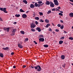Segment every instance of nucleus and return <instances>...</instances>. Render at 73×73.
<instances>
[{"mask_svg": "<svg viewBox=\"0 0 73 73\" xmlns=\"http://www.w3.org/2000/svg\"><path fill=\"white\" fill-rule=\"evenodd\" d=\"M35 69H37L36 70L38 72H40L42 70V68L40 66L38 65L36 66H34Z\"/></svg>", "mask_w": 73, "mask_h": 73, "instance_id": "obj_1", "label": "nucleus"}, {"mask_svg": "<svg viewBox=\"0 0 73 73\" xmlns=\"http://www.w3.org/2000/svg\"><path fill=\"white\" fill-rule=\"evenodd\" d=\"M6 9H7V8H4L3 9V8H0V10H1V11H3L5 13H8V12L7 11H6Z\"/></svg>", "mask_w": 73, "mask_h": 73, "instance_id": "obj_2", "label": "nucleus"}, {"mask_svg": "<svg viewBox=\"0 0 73 73\" xmlns=\"http://www.w3.org/2000/svg\"><path fill=\"white\" fill-rule=\"evenodd\" d=\"M31 28H34L35 27H36V25L35 24L32 23L31 24Z\"/></svg>", "mask_w": 73, "mask_h": 73, "instance_id": "obj_3", "label": "nucleus"}, {"mask_svg": "<svg viewBox=\"0 0 73 73\" xmlns=\"http://www.w3.org/2000/svg\"><path fill=\"white\" fill-rule=\"evenodd\" d=\"M54 2L55 5H58V2L57 0H54Z\"/></svg>", "mask_w": 73, "mask_h": 73, "instance_id": "obj_4", "label": "nucleus"}, {"mask_svg": "<svg viewBox=\"0 0 73 73\" xmlns=\"http://www.w3.org/2000/svg\"><path fill=\"white\" fill-rule=\"evenodd\" d=\"M50 7H52V8H53L54 7V4H53V3L51 1H50Z\"/></svg>", "mask_w": 73, "mask_h": 73, "instance_id": "obj_5", "label": "nucleus"}, {"mask_svg": "<svg viewBox=\"0 0 73 73\" xmlns=\"http://www.w3.org/2000/svg\"><path fill=\"white\" fill-rule=\"evenodd\" d=\"M18 46L19 48H23V46L22 44H18Z\"/></svg>", "mask_w": 73, "mask_h": 73, "instance_id": "obj_6", "label": "nucleus"}, {"mask_svg": "<svg viewBox=\"0 0 73 73\" xmlns=\"http://www.w3.org/2000/svg\"><path fill=\"white\" fill-rule=\"evenodd\" d=\"M39 42H44V38H39Z\"/></svg>", "mask_w": 73, "mask_h": 73, "instance_id": "obj_7", "label": "nucleus"}, {"mask_svg": "<svg viewBox=\"0 0 73 73\" xmlns=\"http://www.w3.org/2000/svg\"><path fill=\"white\" fill-rule=\"evenodd\" d=\"M22 17L23 19H25L27 17V15L25 14H23L22 15Z\"/></svg>", "mask_w": 73, "mask_h": 73, "instance_id": "obj_8", "label": "nucleus"}, {"mask_svg": "<svg viewBox=\"0 0 73 73\" xmlns=\"http://www.w3.org/2000/svg\"><path fill=\"white\" fill-rule=\"evenodd\" d=\"M16 31V29H13L12 31V33H13V35H15V32Z\"/></svg>", "mask_w": 73, "mask_h": 73, "instance_id": "obj_9", "label": "nucleus"}, {"mask_svg": "<svg viewBox=\"0 0 73 73\" xmlns=\"http://www.w3.org/2000/svg\"><path fill=\"white\" fill-rule=\"evenodd\" d=\"M50 2L49 1H47L46 0V2L45 3V4L46 5H50Z\"/></svg>", "mask_w": 73, "mask_h": 73, "instance_id": "obj_10", "label": "nucleus"}, {"mask_svg": "<svg viewBox=\"0 0 73 73\" xmlns=\"http://www.w3.org/2000/svg\"><path fill=\"white\" fill-rule=\"evenodd\" d=\"M36 30L38 31V32H41V29L40 27H37L36 29Z\"/></svg>", "mask_w": 73, "mask_h": 73, "instance_id": "obj_11", "label": "nucleus"}, {"mask_svg": "<svg viewBox=\"0 0 73 73\" xmlns=\"http://www.w3.org/2000/svg\"><path fill=\"white\" fill-rule=\"evenodd\" d=\"M3 50H8V49H9V47H6L5 48H3Z\"/></svg>", "mask_w": 73, "mask_h": 73, "instance_id": "obj_12", "label": "nucleus"}, {"mask_svg": "<svg viewBox=\"0 0 73 73\" xmlns=\"http://www.w3.org/2000/svg\"><path fill=\"white\" fill-rule=\"evenodd\" d=\"M30 8H35V5L33 4H31L30 5Z\"/></svg>", "mask_w": 73, "mask_h": 73, "instance_id": "obj_13", "label": "nucleus"}, {"mask_svg": "<svg viewBox=\"0 0 73 73\" xmlns=\"http://www.w3.org/2000/svg\"><path fill=\"white\" fill-rule=\"evenodd\" d=\"M61 58L62 60H64L65 59V56L64 55H62L61 56Z\"/></svg>", "mask_w": 73, "mask_h": 73, "instance_id": "obj_14", "label": "nucleus"}, {"mask_svg": "<svg viewBox=\"0 0 73 73\" xmlns=\"http://www.w3.org/2000/svg\"><path fill=\"white\" fill-rule=\"evenodd\" d=\"M69 16L71 17H73V13H70L69 14Z\"/></svg>", "mask_w": 73, "mask_h": 73, "instance_id": "obj_15", "label": "nucleus"}, {"mask_svg": "<svg viewBox=\"0 0 73 73\" xmlns=\"http://www.w3.org/2000/svg\"><path fill=\"white\" fill-rule=\"evenodd\" d=\"M63 42H64L62 40H60L59 41V44H62Z\"/></svg>", "mask_w": 73, "mask_h": 73, "instance_id": "obj_16", "label": "nucleus"}, {"mask_svg": "<svg viewBox=\"0 0 73 73\" xmlns=\"http://www.w3.org/2000/svg\"><path fill=\"white\" fill-rule=\"evenodd\" d=\"M20 33H21V34H22L23 35H24L25 34L24 31H20Z\"/></svg>", "mask_w": 73, "mask_h": 73, "instance_id": "obj_17", "label": "nucleus"}, {"mask_svg": "<svg viewBox=\"0 0 73 73\" xmlns=\"http://www.w3.org/2000/svg\"><path fill=\"white\" fill-rule=\"evenodd\" d=\"M29 40V39L28 38H26L25 39V40H24V42H26V41H28Z\"/></svg>", "mask_w": 73, "mask_h": 73, "instance_id": "obj_18", "label": "nucleus"}, {"mask_svg": "<svg viewBox=\"0 0 73 73\" xmlns=\"http://www.w3.org/2000/svg\"><path fill=\"white\" fill-rule=\"evenodd\" d=\"M9 31V27H7L6 28V31L8 32Z\"/></svg>", "mask_w": 73, "mask_h": 73, "instance_id": "obj_19", "label": "nucleus"}, {"mask_svg": "<svg viewBox=\"0 0 73 73\" xmlns=\"http://www.w3.org/2000/svg\"><path fill=\"white\" fill-rule=\"evenodd\" d=\"M43 46L45 48H48V47L49 46L47 44H45Z\"/></svg>", "mask_w": 73, "mask_h": 73, "instance_id": "obj_20", "label": "nucleus"}, {"mask_svg": "<svg viewBox=\"0 0 73 73\" xmlns=\"http://www.w3.org/2000/svg\"><path fill=\"white\" fill-rule=\"evenodd\" d=\"M39 37L40 38H43L44 37V36L42 35H40L39 36Z\"/></svg>", "mask_w": 73, "mask_h": 73, "instance_id": "obj_21", "label": "nucleus"}, {"mask_svg": "<svg viewBox=\"0 0 73 73\" xmlns=\"http://www.w3.org/2000/svg\"><path fill=\"white\" fill-rule=\"evenodd\" d=\"M23 2L24 3L26 4H27V3H28V2H27V1L26 0L23 1Z\"/></svg>", "mask_w": 73, "mask_h": 73, "instance_id": "obj_22", "label": "nucleus"}, {"mask_svg": "<svg viewBox=\"0 0 73 73\" xmlns=\"http://www.w3.org/2000/svg\"><path fill=\"white\" fill-rule=\"evenodd\" d=\"M15 16H16V17H20V15L19 14H16L15 15Z\"/></svg>", "mask_w": 73, "mask_h": 73, "instance_id": "obj_23", "label": "nucleus"}, {"mask_svg": "<svg viewBox=\"0 0 73 73\" xmlns=\"http://www.w3.org/2000/svg\"><path fill=\"white\" fill-rule=\"evenodd\" d=\"M0 56L1 57H4V56L3 55V54L2 53V54H0Z\"/></svg>", "mask_w": 73, "mask_h": 73, "instance_id": "obj_24", "label": "nucleus"}, {"mask_svg": "<svg viewBox=\"0 0 73 73\" xmlns=\"http://www.w3.org/2000/svg\"><path fill=\"white\" fill-rule=\"evenodd\" d=\"M42 2L41 1H39L38 2V4H42Z\"/></svg>", "mask_w": 73, "mask_h": 73, "instance_id": "obj_25", "label": "nucleus"}, {"mask_svg": "<svg viewBox=\"0 0 73 73\" xmlns=\"http://www.w3.org/2000/svg\"><path fill=\"white\" fill-rule=\"evenodd\" d=\"M35 5L36 7H37V6H38V4H37V3H35Z\"/></svg>", "mask_w": 73, "mask_h": 73, "instance_id": "obj_26", "label": "nucleus"}, {"mask_svg": "<svg viewBox=\"0 0 73 73\" xmlns=\"http://www.w3.org/2000/svg\"><path fill=\"white\" fill-rule=\"evenodd\" d=\"M20 12H25V11L24 10H22V9H20Z\"/></svg>", "mask_w": 73, "mask_h": 73, "instance_id": "obj_27", "label": "nucleus"}, {"mask_svg": "<svg viewBox=\"0 0 73 73\" xmlns=\"http://www.w3.org/2000/svg\"><path fill=\"white\" fill-rule=\"evenodd\" d=\"M45 22H46V23H48V22H49V21H48V20L47 19H46L45 21Z\"/></svg>", "mask_w": 73, "mask_h": 73, "instance_id": "obj_28", "label": "nucleus"}, {"mask_svg": "<svg viewBox=\"0 0 73 73\" xmlns=\"http://www.w3.org/2000/svg\"><path fill=\"white\" fill-rule=\"evenodd\" d=\"M35 19H36V20H39V17H36L35 18Z\"/></svg>", "mask_w": 73, "mask_h": 73, "instance_id": "obj_29", "label": "nucleus"}, {"mask_svg": "<svg viewBox=\"0 0 73 73\" xmlns=\"http://www.w3.org/2000/svg\"><path fill=\"white\" fill-rule=\"evenodd\" d=\"M39 14L40 16H43V13H42L39 12Z\"/></svg>", "mask_w": 73, "mask_h": 73, "instance_id": "obj_30", "label": "nucleus"}, {"mask_svg": "<svg viewBox=\"0 0 73 73\" xmlns=\"http://www.w3.org/2000/svg\"><path fill=\"white\" fill-rule=\"evenodd\" d=\"M69 40H73V38L72 37H69Z\"/></svg>", "mask_w": 73, "mask_h": 73, "instance_id": "obj_31", "label": "nucleus"}, {"mask_svg": "<svg viewBox=\"0 0 73 73\" xmlns=\"http://www.w3.org/2000/svg\"><path fill=\"white\" fill-rule=\"evenodd\" d=\"M64 38H65V37L64 36H62L60 38V39L61 40L64 39Z\"/></svg>", "mask_w": 73, "mask_h": 73, "instance_id": "obj_32", "label": "nucleus"}, {"mask_svg": "<svg viewBox=\"0 0 73 73\" xmlns=\"http://www.w3.org/2000/svg\"><path fill=\"white\" fill-rule=\"evenodd\" d=\"M64 25H62L61 27L60 26V28L62 29L64 28Z\"/></svg>", "mask_w": 73, "mask_h": 73, "instance_id": "obj_33", "label": "nucleus"}, {"mask_svg": "<svg viewBox=\"0 0 73 73\" xmlns=\"http://www.w3.org/2000/svg\"><path fill=\"white\" fill-rule=\"evenodd\" d=\"M51 13V11L50 10L47 12V14H49V13Z\"/></svg>", "mask_w": 73, "mask_h": 73, "instance_id": "obj_34", "label": "nucleus"}, {"mask_svg": "<svg viewBox=\"0 0 73 73\" xmlns=\"http://www.w3.org/2000/svg\"><path fill=\"white\" fill-rule=\"evenodd\" d=\"M35 24H36V25H37V24H38L39 23L37 21H36L35 22Z\"/></svg>", "mask_w": 73, "mask_h": 73, "instance_id": "obj_35", "label": "nucleus"}, {"mask_svg": "<svg viewBox=\"0 0 73 73\" xmlns=\"http://www.w3.org/2000/svg\"><path fill=\"white\" fill-rule=\"evenodd\" d=\"M59 15H60V16H63V15L61 13H59Z\"/></svg>", "mask_w": 73, "mask_h": 73, "instance_id": "obj_36", "label": "nucleus"}, {"mask_svg": "<svg viewBox=\"0 0 73 73\" xmlns=\"http://www.w3.org/2000/svg\"><path fill=\"white\" fill-rule=\"evenodd\" d=\"M38 7H40L41 5H42L41 4H38Z\"/></svg>", "mask_w": 73, "mask_h": 73, "instance_id": "obj_37", "label": "nucleus"}, {"mask_svg": "<svg viewBox=\"0 0 73 73\" xmlns=\"http://www.w3.org/2000/svg\"><path fill=\"white\" fill-rule=\"evenodd\" d=\"M40 22H41V23H43V22H44V21L42 20V19H40Z\"/></svg>", "mask_w": 73, "mask_h": 73, "instance_id": "obj_38", "label": "nucleus"}, {"mask_svg": "<svg viewBox=\"0 0 73 73\" xmlns=\"http://www.w3.org/2000/svg\"><path fill=\"white\" fill-rule=\"evenodd\" d=\"M57 26L58 27H60L61 25H60V24H59L57 25Z\"/></svg>", "mask_w": 73, "mask_h": 73, "instance_id": "obj_39", "label": "nucleus"}, {"mask_svg": "<svg viewBox=\"0 0 73 73\" xmlns=\"http://www.w3.org/2000/svg\"><path fill=\"white\" fill-rule=\"evenodd\" d=\"M31 31H32L33 32H35V30L34 29H31Z\"/></svg>", "mask_w": 73, "mask_h": 73, "instance_id": "obj_40", "label": "nucleus"}, {"mask_svg": "<svg viewBox=\"0 0 73 73\" xmlns=\"http://www.w3.org/2000/svg\"><path fill=\"white\" fill-rule=\"evenodd\" d=\"M55 31H56V32H59V30L57 29H55Z\"/></svg>", "mask_w": 73, "mask_h": 73, "instance_id": "obj_41", "label": "nucleus"}, {"mask_svg": "<svg viewBox=\"0 0 73 73\" xmlns=\"http://www.w3.org/2000/svg\"><path fill=\"white\" fill-rule=\"evenodd\" d=\"M33 42H34L35 44H37V43L35 41H34Z\"/></svg>", "mask_w": 73, "mask_h": 73, "instance_id": "obj_42", "label": "nucleus"}, {"mask_svg": "<svg viewBox=\"0 0 73 73\" xmlns=\"http://www.w3.org/2000/svg\"><path fill=\"white\" fill-rule=\"evenodd\" d=\"M65 64H63L62 65V66H63V68H65Z\"/></svg>", "mask_w": 73, "mask_h": 73, "instance_id": "obj_43", "label": "nucleus"}, {"mask_svg": "<svg viewBox=\"0 0 73 73\" xmlns=\"http://www.w3.org/2000/svg\"><path fill=\"white\" fill-rule=\"evenodd\" d=\"M23 68H26V66L25 65H23Z\"/></svg>", "mask_w": 73, "mask_h": 73, "instance_id": "obj_44", "label": "nucleus"}, {"mask_svg": "<svg viewBox=\"0 0 73 73\" xmlns=\"http://www.w3.org/2000/svg\"><path fill=\"white\" fill-rule=\"evenodd\" d=\"M48 31H50V32H51V31H52V29H51L50 28L48 29Z\"/></svg>", "mask_w": 73, "mask_h": 73, "instance_id": "obj_45", "label": "nucleus"}, {"mask_svg": "<svg viewBox=\"0 0 73 73\" xmlns=\"http://www.w3.org/2000/svg\"><path fill=\"white\" fill-rule=\"evenodd\" d=\"M14 54V52H12L11 53V55H13Z\"/></svg>", "mask_w": 73, "mask_h": 73, "instance_id": "obj_46", "label": "nucleus"}, {"mask_svg": "<svg viewBox=\"0 0 73 73\" xmlns=\"http://www.w3.org/2000/svg\"><path fill=\"white\" fill-rule=\"evenodd\" d=\"M0 20L1 21H3V19H2L0 17Z\"/></svg>", "mask_w": 73, "mask_h": 73, "instance_id": "obj_47", "label": "nucleus"}, {"mask_svg": "<svg viewBox=\"0 0 73 73\" xmlns=\"http://www.w3.org/2000/svg\"><path fill=\"white\" fill-rule=\"evenodd\" d=\"M52 10L53 11H55V8L52 9Z\"/></svg>", "mask_w": 73, "mask_h": 73, "instance_id": "obj_48", "label": "nucleus"}, {"mask_svg": "<svg viewBox=\"0 0 73 73\" xmlns=\"http://www.w3.org/2000/svg\"><path fill=\"white\" fill-rule=\"evenodd\" d=\"M3 29L5 31H6V30L7 29V28H5Z\"/></svg>", "mask_w": 73, "mask_h": 73, "instance_id": "obj_49", "label": "nucleus"}, {"mask_svg": "<svg viewBox=\"0 0 73 73\" xmlns=\"http://www.w3.org/2000/svg\"><path fill=\"white\" fill-rule=\"evenodd\" d=\"M46 28H48L49 27V26H48V25L47 24L46 25Z\"/></svg>", "mask_w": 73, "mask_h": 73, "instance_id": "obj_50", "label": "nucleus"}, {"mask_svg": "<svg viewBox=\"0 0 73 73\" xmlns=\"http://www.w3.org/2000/svg\"><path fill=\"white\" fill-rule=\"evenodd\" d=\"M60 21L61 22V23H64V22L62 20H60Z\"/></svg>", "mask_w": 73, "mask_h": 73, "instance_id": "obj_51", "label": "nucleus"}, {"mask_svg": "<svg viewBox=\"0 0 73 73\" xmlns=\"http://www.w3.org/2000/svg\"><path fill=\"white\" fill-rule=\"evenodd\" d=\"M13 68H14V69H15V68H16V66H13Z\"/></svg>", "mask_w": 73, "mask_h": 73, "instance_id": "obj_52", "label": "nucleus"}, {"mask_svg": "<svg viewBox=\"0 0 73 73\" xmlns=\"http://www.w3.org/2000/svg\"><path fill=\"white\" fill-rule=\"evenodd\" d=\"M64 33H67V32L65 31H64Z\"/></svg>", "mask_w": 73, "mask_h": 73, "instance_id": "obj_53", "label": "nucleus"}, {"mask_svg": "<svg viewBox=\"0 0 73 73\" xmlns=\"http://www.w3.org/2000/svg\"><path fill=\"white\" fill-rule=\"evenodd\" d=\"M60 11V12L61 13H63V11Z\"/></svg>", "mask_w": 73, "mask_h": 73, "instance_id": "obj_54", "label": "nucleus"}, {"mask_svg": "<svg viewBox=\"0 0 73 73\" xmlns=\"http://www.w3.org/2000/svg\"><path fill=\"white\" fill-rule=\"evenodd\" d=\"M14 24H17V22H14Z\"/></svg>", "mask_w": 73, "mask_h": 73, "instance_id": "obj_55", "label": "nucleus"}, {"mask_svg": "<svg viewBox=\"0 0 73 73\" xmlns=\"http://www.w3.org/2000/svg\"><path fill=\"white\" fill-rule=\"evenodd\" d=\"M29 12V11H28L26 12V13H28V12Z\"/></svg>", "mask_w": 73, "mask_h": 73, "instance_id": "obj_56", "label": "nucleus"}, {"mask_svg": "<svg viewBox=\"0 0 73 73\" xmlns=\"http://www.w3.org/2000/svg\"><path fill=\"white\" fill-rule=\"evenodd\" d=\"M70 1H71V2H73V0H70Z\"/></svg>", "mask_w": 73, "mask_h": 73, "instance_id": "obj_57", "label": "nucleus"}, {"mask_svg": "<svg viewBox=\"0 0 73 73\" xmlns=\"http://www.w3.org/2000/svg\"><path fill=\"white\" fill-rule=\"evenodd\" d=\"M58 9H61V7H58Z\"/></svg>", "mask_w": 73, "mask_h": 73, "instance_id": "obj_58", "label": "nucleus"}, {"mask_svg": "<svg viewBox=\"0 0 73 73\" xmlns=\"http://www.w3.org/2000/svg\"><path fill=\"white\" fill-rule=\"evenodd\" d=\"M13 35V33L12 34H11V36H13V35Z\"/></svg>", "mask_w": 73, "mask_h": 73, "instance_id": "obj_59", "label": "nucleus"}, {"mask_svg": "<svg viewBox=\"0 0 73 73\" xmlns=\"http://www.w3.org/2000/svg\"><path fill=\"white\" fill-rule=\"evenodd\" d=\"M47 25H48V26H50V25L49 24H47Z\"/></svg>", "mask_w": 73, "mask_h": 73, "instance_id": "obj_60", "label": "nucleus"}, {"mask_svg": "<svg viewBox=\"0 0 73 73\" xmlns=\"http://www.w3.org/2000/svg\"><path fill=\"white\" fill-rule=\"evenodd\" d=\"M56 11H58V9H57V8H56Z\"/></svg>", "mask_w": 73, "mask_h": 73, "instance_id": "obj_61", "label": "nucleus"}, {"mask_svg": "<svg viewBox=\"0 0 73 73\" xmlns=\"http://www.w3.org/2000/svg\"><path fill=\"white\" fill-rule=\"evenodd\" d=\"M44 4V3H42V4H42V5H43V4Z\"/></svg>", "mask_w": 73, "mask_h": 73, "instance_id": "obj_62", "label": "nucleus"}, {"mask_svg": "<svg viewBox=\"0 0 73 73\" xmlns=\"http://www.w3.org/2000/svg\"><path fill=\"white\" fill-rule=\"evenodd\" d=\"M72 29H73V26H72Z\"/></svg>", "mask_w": 73, "mask_h": 73, "instance_id": "obj_63", "label": "nucleus"}, {"mask_svg": "<svg viewBox=\"0 0 73 73\" xmlns=\"http://www.w3.org/2000/svg\"><path fill=\"white\" fill-rule=\"evenodd\" d=\"M71 5H73V3L71 4Z\"/></svg>", "mask_w": 73, "mask_h": 73, "instance_id": "obj_64", "label": "nucleus"}]
</instances>
